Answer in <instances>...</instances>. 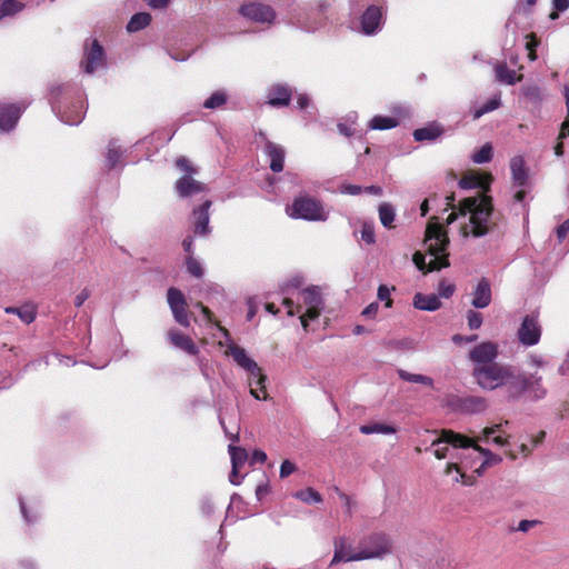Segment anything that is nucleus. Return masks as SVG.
<instances>
[{
    "mask_svg": "<svg viewBox=\"0 0 569 569\" xmlns=\"http://www.w3.org/2000/svg\"><path fill=\"white\" fill-rule=\"evenodd\" d=\"M412 305L416 309L425 310V311H436L440 309L441 301L440 298L435 295H425L421 292H418L413 296Z\"/></svg>",
    "mask_w": 569,
    "mask_h": 569,
    "instance_id": "nucleus-25",
    "label": "nucleus"
},
{
    "mask_svg": "<svg viewBox=\"0 0 569 569\" xmlns=\"http://www.w3.org/2000/svg\"><path fill=\"white\" fill-rule=\"evenodd\" d=\"M212 204L211 200H206L202 204L193 209V231L199 236H208L210 233L209 227V209Z\"/></svg>",
    "mask_w": 569,
    "mask_h": 569,
    "instance_id": "nucleus-18",
    "label": "nucleus"
},
{
    "mask_svg": "<svg viewBox=\"0 0 569 569\" xmlns=\"http://www.w3.org/2000/svg\"><path fill=\"white\" fill-rule=\"evenodd\" d=\"M226 102V93L223 91H216L203 102V107L207 109H217L222 107Z\"/></svg>",
    "mask_w": 569,
    "mask_h": 569,
    "instance_id": "nucleus-42",
    "label": "nucleus"
},
{
    "mask_svg": "<svg viewBox=\"0 0 569 569\" xmlns=\"http://www.w3.org/2000/svg\"><path fill=\"white\" fill-rule=\"evenodd\" d=\"M569 233V221H565L561 224H559L556 229V234L559 240V242H562Z\"/></svg>",
    "mask_w": 569,
    "mask_h": 569,
    "instance_id": "nucleus-55",
    "label": "nucleus"
},
{
    "mask_svg": "<svg viewBox=\"0 0 569 569\" xmlns=\"http://www.w3.org/2000/svg\"><path fill=\"white\" fill-rule=\"evenodd\" d=\"M168 338L171 345L181 349L182 351L190 355L197 352L196 345L189 336L181 333L178 330H170L168 332Z\"/></svg>",
    "mask_w": 569,
    "mask_h": 569,
    "instance_id": "nucleus-28",
    "label": "nucleus"
},
{
    "mask_svg": "<svg viewBox=\"0 0 569 569\" xmlns=\"http://www.w3.org/2000/svg\"><path fill=\"white\" fill-rule=\"evenodd\" d=\"M518 340L525 346L537 345L541 337V326L538 316L526 315L517 331Z\"/></svg>",
    "mask_w": 569,
    "mask_h": 569,
    "instance_id": "nucleus-13",
    "label": "nucleus"
},
{
    "mask_svg": "<svg viewBox=\"0 0 569 569\" xmlns=\"http://www.w3.org/2000/svg\"><path fill=\"white\" fill-rule=\"evenodd\" d=\"M196 307L200 309L201 313L204 316L207 321H209V322L213 321L214 316H213L212 311L207 306H204L202 302H197Z\"/></svg>",
    "mask_w": 569,
    "mask_h": 569,
    "instance_id": "nucleus-64",
    "label": "nucleus"
},
{
    "mask_svg": "<svg viewBox=\"0 0 569 569\" xmlns=\"http://www.w3.org/2000/svg\"><path fill=\"white\" fill-rule=\"evenodd\" d=\"M492 181L493 177L490 172L469 170L462 174L458 184L459 188L465 190L479 189L477 196H480L483 193L489 194Z\"/></svg>",
    "mask_w": 569,
    "mask_h": 569,
    "instance_id": "nucleus-12",
    "label": "nucleus"
},
{
    "mask_svg": "<svg viewBox=\"0 0 569 569\" xmlns=\"http://www.w3.org/2000/svg\"><path fill=\"white\" fill-rule=\"evenodd\" d=\"M176 167L183 171L186 174L192 176L197 173V168H194L189 161V159L184 156L177 158Z\"/></svg>",
    "mask_w": 569,
    "mask_h": 569,
    "instance_id": "nucleus-48",
    "label": "nucleus"
},
{
    "mask_svg": "<svg viewBox=\"0 0 569 569\" xmlns=\"http://www.w3.org/2000/svg\"><path fill=\"white\" fill-rule=\"evenodd\" d=\"M473 360V377L477 383L486 390H493L507 385L513 378V371L496 358H471Z\"/></svg>",
    "mask_w": 569,
    "mask_h": 569,
    "instance_id": "nucleus-4",
    "label": "nucleus"
},
{
    "mask_svg": "<svg viewBox=\"0 0 569 569\" xmlns=\"http://www.w3.org/2000/svg\"><path fill=\"white\" fill-rule=\"evenodd\" d=\"M187 271L196 277L201 278L203 276V269L199 260H197L193 256H188L186 259Z\"/></svg>",
    "mask_w": 569,
    "mask_h": 569,
    "instance_id": "nucleus-46",
    "label": "nucleus"
},
{
    "mask_svg": "<svg viewBox=\"0 0 569 569\" xmlns=\"http://www.w3.org/2000/svg\"><path fill=\"white\" fill-rule=\"evenodd\" d=\"M460 216L469 214L470 234L475 238L493 232L503 220L501 214L495 212L493 199L490 194L467 197L458 203Z\"/></svg>",
    "mask_w": 569,
    "mask_h": 569,
    "instance_id": "nucleus-2",
    "label": "nucleus"
},
{
    "mask_svg": "<svg viewBox=\"0 0 569 569\" xmlns=\"http://www.w3.org/2000/svg\"><path fill=\"white\" fill-rule=\"evenodd\" d=\"M395 218H396V211H395L393 206L389 202H382L379 206V219H380V222L382 223V226L388 229H393L395 228V224H393Z\"/></svg>",
    "mask_w": 569,
    "mask_h": 569,
    "instance_id": "nucleus-32",
    "label": "nucleus"
},
{
    "mask_svg": "<svg viewBox=\"0 0 569 569\" xmlns=\"http://www.w3.org/2000/svg\"><path fill=\"white\" fill-rule=\"evenodd\" d=\"M475 163H486L492 159V146L488 142L485 143L477 152L472 156Z\"/></svg>",
    "mask_w": 569,
    "mask_h": 569,
    "instance_id": "nucleus-43",
    "label": "nucleus"
},
{
    "mask_svg": "<svg viewBox=\"0 0 569 569\" xmlns=\"http://www.w3.org/2000/svg\"><path fill=\"white\" fill-rule=\"evenodd\" d=\"M361 239L368 244L375 243L376 238L373 228L370 227L369 224H363L361 229Z\"/></svg>",
    "mask_w": 569,
    "mask_h": 569,
    "instance_id": "nucleus-52",
    "label": "nucleus"
},
{
    "mask_svg": "<svg viewBox=\"0 0 569 569\" xmlns=\"http://www.w3.org/2000/svg\"><path fill=\"white\" fill-rule=\"evenodd\" d=\"M268 104L280 108L289 106L292 98V90L287 84H274L268 90Z\"/></svg>",
    "mask_w": 569,
    "mask_h": 569,
    "instance_id": "nucleus-20",
    "label": "nucleus"
},
{
    "mask_svg": "<svg viewBox=\"0 0 569 569\" xmlns=\"http://www.w3.org/2000/svg\"><path fill=\"white\" fill-rule=\"evenodd\" d=\"M4 311L17 315L26 325L33 322L37 316V308L32 303H26L21 307H7Z\"/></svg>",
    "mask_w": 569,
    "mask_h": 569,
    "instance_id": "nucleus-29",
    "label": "nucleus"
},
{
    "mask_svg": "<svg viewBox=\"0 0 569 569\" xmlns=\"http://www.w3.org/2000/svg\"><path fill=\"white\" fill-rule=\"evenodd\" d=\"M296 470V466L290 460H283L280 466V477L287 478Z\"/></svg>",
    "mask_w": 569,
    "mask_h": 569,
    "instance_id": "nucleus-54",
    "label": "nucleus"
},
{
    "mask_svg": "<svg viewBox=\"0 0 569 569\" xmlns=\"http://www.w3.org/2000/svg\"><path fill=\"white\" fill-rule=\"evenodd\" d=\"M505 425H508V421H505ZM502 427L503 423H497L491 427L485 428L481 432V436L478 437V440L487 443L492 441L495 445L499 447L507 446L508 438L505 436Z\"/></svg>",
    "mask_w": 569,
    "mask_h": 569,
    "instance_id": "nucleus-22",
    "label": "nucleus"
},
{
    "mask_svg": "<svg viewBox=\"0 0 569 569\" xmlns=\"http://www.w3.org/2000/svg\"><path fill=\"white\" fill-rule=\"evenodd\" d=\"M239 12L244 18L259 23H270L276 17V13L270 6L260 2L242 4L239 9Z\"/></svg>",
    "mask_w": 569,
    "mask_h": 569,
    "instance_id": "nucleus-15",
    "label": "nucleus"
},
{
    "mask_svg": "<svg viewBox=\"0 0 569 569\" xmlns=\"http://www.w3.org/2000/svg\"><path fill=\"white\" fill-rule=\"evenodd\" d=\"M487 405L480 397H465L457 399V408L463 413H480L485 411Z\"/></svg>",
    "mask_w": 569,
    "mask_h": 569,
    "instance_id": "nucleus-24",
    "label": "nucleus"
},
{
    "mask_svg": "<svg viewBox=\"0 0 569 569\" xmlns=\"http://www.w3.org/2000/svg\"><path fill=\"white\" fill-rule=\"evenodd\" d=\"M240 468H241V467H236V468H234V466H232L231 472H230V475H229V480H230V482H231L232 485L238 486V485H240V483H241V481H242V477H241V476H239V469H240Z\"/></svg>",
    "mask_w": 569,
    "mask_h": 569,
    "instance_id": "nucleus-62",
    "label": "nucleus"
},
{
    "mask_svg": "<svg viewBox=\"0 0 569 569\" xmlns=\"http://www.w3.org/2000/svg\"><path fill=\"white\" fill-rule=\"evenodd\" d=\"M510 169L515 184L518 187H525L528 182V171L525 166V159L521 156L511 158Z\"/></svg>",
    "mask_w": 569,
    "mask_h": 569,
    "instance_id": "nucleus-26",
    "label": "nucleus"
},
{
    "mask_svg": "<svg viewBox=\"0 0 569 569\" xmlns=\"http://www.w3.org/2000/svg\"><path fill=\"white\" fill-rule=\"evenodd\" d=\"M456 290V286L453 283L447 282L446 280H441L438 286V297H442L449 299Z\"/></svg>",
    "mask_w": 569,
    "mask_h": 569,
    "instance_id": "nucleus-50",
    "label": "nucleus"
},
{
    "mask_svg": "<svg viewBox=\"0 0 569 569\" xmlns=\"http://www.w3.org/2000/svg\"><path fill=\"white\" fill-rule=\"evenodd\" d=\"M264 153L270 161V169L272 172L278 173L283 170L284 167V148L278 143H274L268 139H264Z\"/></svg>",
    "mask_w": 569,
    "mask_h": 569,
    "instance_id": "nucleus-19",
    "label": "nucleus"
},
{
    "mask_svg": "<svg viewBox=\"0 0 569 569\" xmlns=\"http://www.w3.org/2000/svg\"><path fill=\"white\" fill-rule=\"evenodd\" d=\"M200 509L202 515L209 517L214 511V503L210 497H204L201 500Z\"/></svg>",
    "mask_w": 569,
    "mask_h": 569,
    "instance_id": "nucleus-53",
    "label": "nucleus"
},
{
    "mask_svg": "<svg viewBox=\"0 0 569 569\" xmlns=\"http://www.w3.org/2000/svg\"><path fill=\"white\" fill-rule=\"evenodd\" d=\"M176 190L178 194L182 198L190 197L194 193L203 192L206 190V184L194 180L192 176L184 174L176 181Z\"/></svg>",
    "mask_w": 569,
    "mask_h": 569,
    "instance_id": "nucleus-21",
    "label": "nucleus"
},
{
    "mask_svg": "<svg viewBox=\"0 0 569 569\" xmlns=\"http://www.w3.org/2000/svg\"><path fill=\"white\" fill-rule=\"evenodd\" d=\"M443 133V128L440 124L431 123L427 127L416 129L413 138L416 141L436 140Z\"/></svg>",
    "mask_w": 569,
    "mask_h": 569,
    "instance_id": "nucleus-30",
    "label": "nucleus"
},
{
    "mask_svg": "<svg viewBox=\"0 0 569 569\" xmlns=\"http://www.w3.org/2000/svg\"><path fill=\"white\" fill-rule=\"evenodd\" d=\"M89 297L90 290L88 288L82 289L74 298V306L81 307Z\"/></svg>",
    "mask_w": 569,
    "mask_h": 569,
    "instance_id": "nucleus-59",
    "label": "nucleus"
},
{
    "mask_svg": "<svg viewBox=\"0 0 569 569\" xmlns=\"http://www.w3.org/2000/svg\"><path fill=\"white\" fill-rule=\"evenodd\" d=\"M547 393L542 378L535 373H518L509 381L508 395L516 400L537 402L545 399Z\"/></svg>",
    "mask_w": 569,
    "mask_h": 569,
    "instance_id": "nucleus-5",
    "label": "nucleus"
},
{
    "mask_svg": "<svg viewBox=\"0 0 569 569\" xmlns=\"http://www.w3.org/2000/svg\"><path fill=\"white\" fill-rule=\"evenodd\" d=\"M497 78L508 84H513L519 81L522 76L516 77V71L509 69L506 64L498 66L496 69Z\"/></svg>",
    "mask_w": 569,
    "mask_h": 569,
    "instance_id": "nucleus-37",
    "label": "nucleus"
},
{
    "mask_svg": "<svg viewBox=\"0 0 569 569\" xmlns=\"http://www.w3.org/2000/svg\"><path fill=\"white\" fill-rule=\"evenodd\" d=\"M54 362H50L49 358H34L31 360L26 368L28 370H36V371H43L48 367L52 366L56 370H59L62 367L70 368L74 367L77 365H84L89 366L93 369H103L108 366V359L107 358H94L93 361H78L77 358H53Z\"/></svg>",
    "mask_w": 569,
    "mask_h": 569,
    "instance_id": "nucleus-8",
    "label": "nucleus"
},
{
    "mask_svg": "<svg viewBox=\"0 0 569 569\" xmlns=\"http://www.w3.org/2000/svg\"><path fill=\"white\" fill-rule=\"evenodd\" d=\"M526 49L528 51V59L535 61L537 59V47L540 44V39L536 33L531 32L526 37Z\"/></svg>",
    "mask_w": 569,
    "mask_h": 569,
    "instance_id": "nucleus-45",
    "label": "nucleus"
},
{
    "mask_svg": "<svg viewBox=\"0 0 569 569\" xmlns=\"http://www.w3.org/2000/svg\"><path fill=\"white\" fill-rule=\"evenodd\" d=\"M423 243L426 246L427 253L432 256L433 259H431L427 264L425 256L420 251L415 252L412 260L419 270L423 272H431L449 267V254L447 252L449 238L442 224L430 221L426 228Z\"/></svg>",
    "mask_w": 569,
    "mask_h": 569,
    "instance_id": "nucleus-3",
    "label": "nucleus"
},
{
    "mask_svg": "<svg viewBox=\"0 0 569 569\" xmlns=\"http://www.w3.org/2000/svg\"><path fill=\"white\" fill-rule=\"evenodd\" d=\"M569 137V113L567 114L566 120L562 122L560 127V132L558 134V140H563Z\"/></svg>",
    "mask_w": 569,
    "mask_h": 569,
    "instance_id": "nucleus-63",
    "label": "nucleus"
},
{
    "mask_svg": "<svg viewBox=\"0 0 569 569\" xmlns=\"http://www.w3.org/2000/svg\"><path fill=\"white\" fill-rule=\"evenodd\" d=\"M224 356L236 357V356H246V353H244L243 348H240L236 343L231 342L228 345V348L224 351Z\"/></svg>",
    "mask_w": 569,
    "mask_h": 569,
    "instance_id": "nucleus-56",
    "label": "nucleus"
},
{
    "mask_svg": "<svg viewBox=\"0 0 569 569\" xmlns=\"http://www.w3.org/2000/svg\"><path fill=\"white\" fill-rule=\"evenodd\" d=\"M431 446L433 455L438 459L449 458L451 461L447 465L446 472L456 471L455 481L466 486H472L476 482V468L482 460V448L475 441L463 435L451 430H443L440 437L432 440Z\"/></svg>",
    "mask_w": 569,
    "mask_h": 569,
    "instance_id": "nucleus-1",
    "label": "nucleus"
},
{
    "mask_svg": "<svg viewBox=\"0 0 569 569\" xmlns=\"http://www.w3.org/2000/svg\"><path fill=\"white\" fill-rule=\"evenodd\" d=\"M523 97L532 102L538 103L542 99L541 89L538 86H528L522 89Z\"/></svg>",
    "mask_w": 569,
    "mask_h": 569,
    "instance_id": "nucleus-47",
    "label": "nucleus"
},
{
    "mask_svg": "<svg viewBox=\"0 0 569 569\" xmlns=\"http://www.w3.org/2000/svg\"><path fill=\"white\" fill-rule=\"evenodd\" d=\"M379 309L378 302H371L362 310V316L367 318H375Z\"/></svg>",
    "mask_w": 569,
    "mask_h": 569,
    "instance_id": "nucleus-57",
    "label": "nucleus"
},
{
    "mask_svg": "<svg viewBox=\"0 0 569 569\" xmlns=\"http://www.w3.org/2000/svg\"><path fill=\"white\" fill-rule=\"evenodd\" d=\"M19 505H20V510H21V513L26 520L27 523H31L36 520V515L34 516H31L26 507V503L24 501L22 500V498H19Z\"/></svg>",
    "mask_w": 569,
    "mask_h": 569,
    "instance_id": "nucleus-61",
    "label": "nucleus"
},
{
    "mask_svg": "<svg viewBox=\"0 0 569 569\" xmlns=\"http://www.w3.org/2000/svg\"><path fill=\"white\" fill-rule=\"evenodd\" d=\"M467 321L471 330L479 329L482 325V315L475 310L467 311Z\"/></svg>",
    "mask_w": 569,
    "mask_h": 569,
    "instance_id": "nucleus-49",
    "label": "nucleus"
},
{
    "mask_svg": "<svg viewBox=\"0 0 569 569\" xmlns=\"http://www.w3.org/2000/svg\"><path fill=\"white\" fill-rule=\"evenodd\" d=\"M498 346L493 342L487 341L477 346L469 356H497Z\"/></svg>",
    "mask_w": 569,
    "mask_h": 569,
    "instance_id": "nucleus-40",
    "label": "nucleus"
},
{
    "mask_svg": "<svg viewBox=\"0 0 569 569\" xmlns=\"http://www.w3.org/2000/svg\"><path fill=\"white\" fill-rule=\"evenodd\" d=\"M381 20V11L378 7H369L362 14L361 26L362 31L367 34H371L376 31Z\"/></svg>",
    "mask_w": 569,
    "mask_h": 569,
    "instance_id": "nucleus-27",
    "label": "nucleus"
},
{
    "mask_svg": "<svg viewBox=\"0 0 569 569\" xmlns=\"http://www.w3.org/2000/svg\"><path fill=\"white\" fill-rule=\"evenodd\" d=\"M167 300L174 320L182 327H189L190 313L188 312V303L182 291L174 287L169 288Z\"/></svg>",
    "mask_w": 569,
    "mask_h": 569,
    "instance_id": "nucleus-11",
    "label": "nucleus"
},
{
    "mask_svg": "<svg viewBox=\"0 0 569 569\" xmlns=\"http://www.w3.org/2000/svg\"><path fill=\"white\" fill-rule=\"evenodd\" d=\"M286 211L288 216L293 219L309 221H325L327 219L322 204L309 196L295 198L292 204L287 207Z\"/></svg>",
    "mask_w": 569,
    "mask_h": 569,
    "instance_id": "nucleus-7",
    "label": "nucleus"
},
{
    "mask_svg": "<svg viewBox=\"0 0 569 569\" xmlns=\"http://www.w3.org/2000/svg\"><path fill=\"white\" fill-rule=\"evenodd\" d=\"M398 120L392 117L375 116L369 123V128L372 130H388L396 128Z\"/></svg>",
    "mask_w": 569,
    "mask_h": 569,
    "instance_id": "nucleus-34",
    "label": "nucleus"
},
{
    "mask_svg": "<svg viewBox=\"0 0 569 569\" xmlns=\"http://www.w3.org/2000/svg\"><path fill=\"white\" fill-rule=\"evenodd\" d=\"M237 365L248 373V382L250 386V393L258 400L267 399L264 395L261 397L257 390L259 387L264 389L266 375L262 373L261 368L253 360V358H233Z\"/></svg>",
    "mask_w": 569,
    "mask_h": 569,
    "instance_id": "nucleus-10",
    "label": "nucleus"
},
{
    "mask_svg": "<svg viewBox=\"0 0 569 569\" xmlns=\"http://www.w3.org/2000/svg\"><path fill=\"white\" fill-rule=\"evenodd\" d=\"M228 451L231 458V465L236 467H242L248 460V453L246 449L237 447L232 443L228 446Z\"/></svg>",
    "mask_w": 569,
    "mask_h": 569,
    "instance_id": "nucleus-36",
    "label": "nucleus"
},
{
    "mask_svg": "<svg viewBox=\"0 0 569 569\" xmlns=\"http://www.w3.org/2000/svg\"><path fill=\"white\" fill-rule=\"evenodd\" d=\"M539 523L538 520H521L519 523H518V527H517V530L518 531H521V532H527L529 531L531 528H533L535 526H537Z\"/></svg>",
    "mask_w": 569,
    "mask_h": 569,
    "instance_id": "nucleus-58",
    "label": "nucleus"
},
{
    "mask_svg": "<svg viewBox=\"0 0 569 569\" xmlns=\"http://www.w3.org/2000/svg\"><path fill=\"white\" fill-rule=\"evenodd\" d=\"M392 553V541L383 532H372L358 543V555L350 559H382Z\"/></svg>",
    "mask_w": 569,
    "mask_h": 569,
    "instance_id": "nucleus-6",
    "label": "nucleus"
},
{
    "mask_svg": "<svg viewBox=\"0 0 569 569\" xmlns=\"http://www.w3.org/2000/svg\"><path fill=\"white\" fill-rule=\"evenodd\" d=\"M27 104L21 103H0V130L11 131L17 126Z\"/></svg>",
    "mask_w": 569,
    "mask_h": 569,
    "instance_id": "nucleus-16",
    "label": "nucleus"
},
{
    "mask_svg": "<svg viewBox=\"0 0 569 569\" xmlns=\"http://www.w3.org/2000/svg\"><path fill=\"white\" fill-rule=\"evenodd\" d=\"M300 299L307 307L303 315L300 316L301 326L305 330L308 328V321L315 320L320 316L323 301L318 287H308L300 292Z\"/></svg>",
    "mask_w": 569,
    "mask_h": 569,
    "instance_id": "nucleus-9",
    "label": "nucleus"
},
{
    "mask_svg": "<svg viewBox=\"0 0 569 569\" xmlns=\"http://www.w3.org/2000/svg\"><path fill=\"white\" fill-rule=\"evenodd\" d=\"M378 299L385 302L386 308L392 307V299L390 297V289L386 284H380L377 292Z\"/></svg>",
    "mask_w": 569,
    "mask_h": 569,
    "instance_id": "nucleus-51",
    "label": "nucleus"
},
{
    "mask_svg": "<svg viewBox=\"0 0 569 569\" xmlns=\"http://www.w3.org/2000/svg\"><path fill=\"white\" fill-rule=\"evenodd\" d=\"M491 302V289H490V284L488 282L487 279H481L473 293H472V306L475 308H486L490 305Z\"/></svg>",
    "mask_w": 569,
    "mask_h": 569,
    "instance_id": "nucleus-23",
    "label": "nucleus"
},
{
    "mask_svg": "<svg viewBox=\"0 0 569 569\" xmlns=\"http://www.w3.org/2000/svg\"><path fill=\"white\" fill-rule=\"evenodd\" d=\"M104 50L98 40L94 39L91 41L90 46H84V58L81 62V67L86 73H93L96 70L104 66Z\"/></svg>",
    "mask_w": 569,
    "mask_h": 569,
    "instance_id": "nucleus-14",
    "label": "nucleus"
},
{
    "mask_svg": "<svg viewBox=\"0 0 569 569\" xmlns=\"http://www.w3.org/2000/svg\"><path fill=\"white\" fill-rule=\"evenodd\" d=\"M500 103H501V101H500L499 97H495V98L490 99L483 106H481L480 108H478L473 111V119L475 120L479 119L483 114L498 109L500 107Z\"/></svg>",
    "mask_w": 569,
    "mask_h": 569,
    "instance_id": "nucleus-44",
    "label": "nucleus"
},
{
    "mask_svg": "<svg viewBox=\"0 0 569 569\" xmlns=\"http://www.w3.org/2000/svg\"><path fill=\"white\" fill-rule=\"evenodd\" d=\"M151 22V14L148 12H138L133 14L130 21L127 24V30L129 32H137L142 30Z\"/></svg>",
    "mask_w": 569,
    "mask_h": 569,
    "instance_id": "nucleus-33",
    "label": "nucleus"
},
{
    "mask_svg": "<svg viewBox=\"0 0 569 569\" xmlns=\"http://www.w3.org/2000/svg\"><path fill=\"white\" fill-rule=\"evenodd\" d=\"M295 497L308 505L319 503L322 501L320 493L312 488L300 490L295 493Z\"/></svg>",
    "mask_w": 569,
    "mask_h": 569,
    "instance_id": "nucleus-38",
    "label": "nucleus"
},
{
    "mask_svg": "<svg viewBox=\"0 0 569 569\" xmlns=\"http://www.w3.org/2000/svg\"><path fill=\"white\" fill-rule=\"evenodd\" d=\"M22 9V4L16 0H0V19L14 14Z\"/></svg>",
    "mask_w": 569,
    "mask_h": 569,
    "instance_id": "nucleus-41",
    "label": "nucleus"
},
{
    "mask_svg": "<svg viewBox=\"0 0 569 569\" xmlns=\"http://www.w3.org/2000/svg\"><path fill=\"white\" fill-rule=\"evenodd\" d=\"M501 461V457L491 452L489 449L482 448V460L479 467L476 468V475L480 477L487 467L498 465Z\"/></svg>",
    "mask_w": 569,
    "mask_h": 569,
    "instance_id": "nucleus-35",
    "label": "nucleus"
},
{
    "mask_svg": "<svg viewBox=\"0 0 569 569\" xmlns=\"http://www.w3.org/2000/svg\"><path fill=\"white\" fill-rule=\"evenodd\" d=\"M219 422H220V426L222 427L226 436L232 441V442H237L239 440V435L238 432H231L229 431V429L227 428L226 426V422H224V419L221 415H219Z\"/></svg>",
    "mask_w": 569,
    "mask_h": 569,
    "instance_id": "nucleus-60",
    "label": "nucleus"
},
{
    "mask_svg": "<svg viewBox=\"0 0 569 569\" xmlns=\"http://www.w3.org/2000/svg\"><path fill=\"white\" fill-rule=\"evenodd\" d=\"M335 552L330 561V566L340 562L362 561L363 559H349L358 555V547L353 548L352 543L347 537H339L333 542Z\"/></svg>",
    "mask_w": 569,
    "mask_h": 569,
    "instance_id": "nucleus-17",
    "label": "nucleus"
},
{
    "mask_svg": "<svg viewBox=\"0 0 569 569\" xmlns=\"http://www.w3.org/2000/svg\"><path fill=\"white\" fill-rule=\"evenodd\" d=\"M360 432L363 435H393L397 432V429L391 425H386L382 422H370L367 425L360 426Z\"/></svg>",
    "mask_w": 569,
    "mask_h": 569,
    "instance_id": "nucleus-31",
    "label": "nucleus"
},
{
    "mask_svg": "<svg viewBox=\"0 0 569 569\" xmlns=\"http://www.w3.org/2000/svg\"><path fill=\"white\" fill-rule=\"evenodd\" d=\"M399 376L402 380L412 382V383H421L428 387L432 386V379L428 376L410 373L405 370H399Z\"/></svg>",
    "mask_w": 569,
    "mask_h": 569,
    "instance_id": "nucleus-39",
    "label": "nucleus"
}]
</instances>
